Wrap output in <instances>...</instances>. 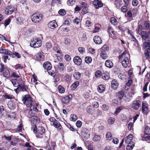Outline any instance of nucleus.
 <instances>
[{
  "instance_id": "18",
  "label": "nucleus",
  "mask_w": 150,
  "mask_h": 150,
  "mask_svg": "<svg viewBox=\"0 0 150 150\" xmlns=\"http://www.w3.org/2000/svg\"><path fill=\"white\" fill-rule=\"evenodd\" d=\"M141 35V38L143 40H145L149 38V33L146 31H142Z\"/></svg>"
},
{
  "instance_id": "44",
  "label": "nucleus",
  "mask_w": 150,
  "mask_h": 150,
  "mask_svg": "<svg viewBox=\"0 0 150 150\" xmlns=\"http://www.w3.org/2000/svg\"><path fill=\"white\" fill-rule=\"evenodd\" d=\"M59 13L61 16H64L66 14V11L63 9H60L58 11Z\"/></svg>"
},
{
  "instance_id": "32",
  "label": "nucleus",
  "mask_w": 150,
  "mask_h": 150,
  "mask_svg": "<svg viewBox=\"0 0 150 150\" xmlns=\"http://www.w3.org/2000/svg\"><path fill=\"white\" fill-rule=\"evenodd\" d=\"M110 22L114 25H117V20L114 17H111L110 18Z\"/></svg>"
},
{
  "instance_id": "46",
  "label": "nucleus",
  "mask_w": 150,
  "mask_h": 150,
  "mask_svg": "<svg viewBox=\"0 0 150 150\" xmlns=\"http://www.w3.org/2000/svg\"><path fill=\"white\" fill-rule=\"evenodd\" d=\"M144 48H147V49H149L150 48V41L145 42L144 45Z\"/></svg>"
},
{
  "instance_id": "15",
  "label": "nucleus",
  "mask_w": 150,
  "mask_h": 150,
  "mask_svg": "<svg viewBox=\"0 0 150 150\" xmlns=\"http://www.w3.org/2000/svg\"><path fill=\"white\" fill-rule=\"evenodd\" d=\"M93 4L96 8L98 9L99 8L103 6V4L99 1L95 0L93 1Z\"/></svg>"
},
{
  "instance_id": "49",
  "label": "nucleus",
  "mask_w": 150,
  "mask_h": 150,
  "mask_svg": "<svg viewBox=\"0 0 150 150\" xmlns=\"http://www.w3.org/2000/svg\"><path fill=\"white\" fill-rule=\"evenodd\" d=\"M70 40L68 38H65L64 39V44L66 45H69L70 43Z\"/></svg>"
},
{
  "instance_id": "31",
  "label": "nucleus",
  "mask_w": 150,
  "mask_h": 150,
  "mask_svg": "<svg viewBox=\"0 0 150 150\" xmlns=\"http://www.w3.org/2000/svg\"><path fill=\"white\" fill-rule=\"evenodd\" d=\"M108 31L109 33L110 34L109 35L110 37H112L113 39H115V38L113 37L112 35V34H113L114 33L112 28L110 27H109L108 28Z\"/></svg>"
},
{
  "instance_id": "24",
  "label": "nucleus",
  "mask_w": 150,
  "mask_h": 150,
  "mask_svg": "<svg viewBox=\"0 0 150 150\" xmlns=\"http://www.w3.org/2000/svg\"><path fill=\"white\" fill-rule=\"evenodd\" d=\"M8 108L11 110H14L15 108V104L12 101H10L8 104Z\"/></svg>"
},
{
  "instance_id": "3",
  "label": "nucleus",
  "mask_w": 150,
  "mask_h": 150,
  "mask_svg": "<svg viewBox=\"0 0 150 150\" xmlns=\"http://www.w3.org/2000/svg\"><path fill=\"white\" fill-rule=\"evenodd\" d=\"M43 17V15L39 13L33 14L31 16L32 21L35 23H38L41 21Z\"/></svg>"
},
{
  "instance_id": "26",
  "label": "nucleus",
  "mask_w": 150,
  "mask_h": 150,
  "mask_svg": "<svg viewBox=\"0 0 150 150\" xmlns=\"http://www.w3.org/2000/svg\"><path fill=\"white\" fill-rule=\"evenodd\" d=\"M79 85V81H76L73 83L71 86V87L72 90H75L76 88Z\"/></svg>"
},
{
  "instance_id": "19",
  "label": "nucleus",
  "mask_w": 150,
  "mask_h": 150,
  "mask_svg": "<svg viewBox=\"0 0 150 150\" xmlns=\"http://www.w3.org/2000/svg\"><path fill=\"white\" fill-rule=\"evenodd\" d=\"M43 66L44 68L47 70H50L52 68L51 64L48 62H46L43 64Z\"/></svg>"
},
{
  "instance_id": "30",
  "label": "nucleus",
  "mask_w": 150,
  "mask_h": 150,
  "mask_svg": "<svg viewBox=\"0 0 150 150\" xmlns=\"http://www.w3.org/2000/svg\"><path fill=\"white\" fill-rule=\"evenodd\" d=\"M53 124L54 127L56 128H57L60 129L62 127V126L60 123L57 120L53 122Z\"/></svg>"
},
{
  "instance_id": "41",
  "label": "nucleus",
  "mask_w": 150,
  "mask_h": 150,
  "mask_svg": "<svg viewBox=\"0 0 150 150\" xmlns=\"http://www.w3.org/2000/svg\"><path fill=\"white\" fill-rule=\"evenodd\" d=\"M146 52H145L144 54L147 59L149 58L150 56V49H148Z\"/></svg>"
},
{
  "instance_id": "21",
  "label": "nucleus",
  "mask_w": 150,
  "mask_h": 150,
  "mask_svg": "<svg viewBox=\"0 0 150 150\" xmlns=\"http://www.w3.org/2000/svg\"><path fill=\"white\" fill-rule=\"evenodd\" d=\"M38 132L41 135L44 134L45 132V128L42 126L38 127Z\"/></svg>"
},
{
  "instance_id": "20",
  "label": "nucleus",
  "mask_w": 150,
  "mask_h": 150,
  "mask_svg": "<svg viewBox=\"0 0 150 150\" xmlns=\"http://www.w3.org/2000/svg\"><path fill=\"white\" fill-rule=\"evenodd\" d=\"M133 136L132 134H130L129 135L128 137L125 138V142L127 144H129L132 143L131 141L132 139Z\"/></svg>"
},
{
  "instance_id": "58",
  "label": "nucleus",
  "mask_w": 150,
  "mask_h": 150,
  "mask_svg": "<svg viewBox=\"0 0 150 150\" xmlns=\"http://www.w3.org/2000/svg\"><path fill=\"white\" fill-rule=\"evenodd\" d=\"M65 59L67 61L69 62L71 60V58L70 56L68 54H66L64 57Z\"/></svg>"
},
{
  "instance_id": "59",
  "label": "nucleus",
  "mask_w": 150,
  "mask_h": 150,
  "mask_svg": "<svg viewBox=\"0 0 150 150\" xmlns=\"http://www.w3.org/2000/svg\"><path fill=\"white\" fill-rule=\"evenodd\" d=\"M132 4L134 6H137L138 4V1L137 0H133L132 1Z\"/></svg>"
},
{
  "instance_id": "14",
  "label": "nucleus",
  "mask_w": 150,
  "mask_h": 150,
  "mask_svg": "<svg viewBox=\"0 0 150 150\" xmlns=\"http://www.w3.org/2000/svg\"><path fill=\"white\" fill-rule=\"evenodd\" d=\"M73 61L74 63L76 65L79 66L81 63V59L79 56H75L73 58Z\"/></svg>"
},
{
  "instance_id": "10",
  "label": "nucleus",
  "mask_w": 150,
  "mask_h": 150,
  "mask_svg": "<svg viewBox=\"0 0 150 150\" xmlns=\"http://www.w3.org/2000/svg\"><path fill=\"white\" fill-rule=\"evenodd\" d=\"M15 91L16 93H18L19 91H26V89L25 87V86L24 85H21L20 84L17 88L15 90Z\"/></svg>"
},
{
  "instance_id": "64",
  "label": "nucleus",
  "mask_w": 150,
  "mask_h": 150,
  "mask_svg": "<svg viewBox=\"0 0 150 150\" xmlns=\"http://www.w3.org/2000/svg\"><path fill=\"white\" fill-rule=\"evenodd\" d=\"M76 125L77 127H80L81 126L82 122L78 120L77 121Z\"/></svg>"
},
{
  "instance_id": "55",
  "label": "nucleus",
  "mask_w": 150,
  "mask_h": 150,
  "mask_svg": "<svg viewBox=\"0 0 150 150\" xmlns=\"http://www.w3.org/2000/svg\"><path fill=\"white\" fill-rule=\"evenodd\" d=\"M17 21L20 24H22L23 23L24 19L21 17H19L17 18Z\"/></svg>"
},
{
  "instance_id": "12",
  "label": "nucleus",
  "mask_w": 150,
  "mask_h": 150,
  "mask_svg": "<svg viewBox=\"0 0 150 150\" xmlns=\"http://www.w3.org/2000/svg\"><path fill=\"white\" fill-rule=\"evenodd\" d=\"M72 97V96L71 94L69 95L68 96L64 97L62 99V102L64 104L67 103H69Z\"/></svg>"
},
{
  "instance_id": "42",
  "label": "nucleus",
  "mask_w": 150,
  "mask_h": 150,
  "mask_svg": "<svg viewBox=\"0 0 150 150\" xmlns=\"http://www.w3.org/2000/svg\"><path fill=\"white\" fill-rule=\"evenodd\" d=\"M101 139V137L98 135H95L93 138V140L94 141H99Z\"/></svg>"
},
{
  "instance_id": "27",
  "label": "nucleus",
  "mask_w": 150,
  "mask_h": 150,
  "mask_svg": "<svg viewBox=\"0 0 150 150\" xmlns=\"http://www.w3.org/2000/svg\"><path fill=\"white\" fill-rule=\"evenodd\" d=\"M81 74L79 72H75L73 74L74 77L76 80L79 79L81 77Z\"/></svg>"
},
{
  "instance_id": "16",
  "label": "nucleus",
  "mask_w": 150,
  "mask_h": 150,
  "mask_svg": "<svg viewBox=\"0 0 150 150\" xmlns=\"http://www.w3.org/2000/svg\"><path fill=\"white\" fill-rule=\"evenodd\" d=\"M94 42L97 44H100L102 43V41L100 38L98 36H95L93 39Z\"/></svg>"
},
{
  "instance_id": "2",
  "label": "nucleus",
  "mask_w": 150,
  "mask_h": 150,
  "mask_svg": "<svg viewBox=\"0 0 150 150\" xmlns=\"http://www.w3.org/2000/svg\"><path fill=\"white\" fill-rule=\"evenodd\" d=\"M127 52L125 51L119 55V58L122 62V64L124 67H127L129 64L128 58L127 56Z\"/></svg>"
},
{
  "instance_id": "63",
  "label": "nucleus",
  "mask_w": 150,
  "mask_h": 150,
  "mask_svg": "<svg viewBox=\"0 0 150 150\" xmlns=\"http://www.w3.org/2000/svg\"><path fill=\"white\" fill-rule=\"evenodd\" d=\"M144 25L146 29H147L149 28L150 25L148 22L145 21L144 23Z\"/></svg>"
},
{
  "instance_id": "47",
  "label": "nucleus",
  "mask_w": 150,
  "mask_h": 150,
  "mask_svg": "<svg viewBox=\"0 0 150 150\" xmlns=\"http://www.w3.org/2000/svg\"><path fill=\"white\" fill-rule=\"evenodd\" d=\"M4 109L3 106H0V117H1L4 114Z\"/></svg>"
},
{
  "instance_id": "36",
  "label": "nucleus",
  "mask_w": 150,
  "mask_h": 150,
  "mask_svg": "<svg viewBox=\"0 0 150 150\" xmlns=\"http://www.w3.org/2000/svg\"><path fill=\"white\" fill-rule=\"evenodd\" d=\"M58 89L59 92L61 93H64L65 91L64 88L61 85L58 86Z\"/></svg>"
},
{
  "instance_id": "7",
  "label": "nucleus",
  "mask_w": 150,
  "mask_h": 150,
  "mask_svg": "<svg viewBox=\"0 0 150 150\" xmlns=\"http://www.w3.org/2000/svg\"><path fill=\"white\" fill-rule=\"evenodd\" d=\"M142 113L144 114H147L149 112L148 104L145 102L142 103Z\"/></svg>"
},
{
  "instance_id": "5",
  "label": "nucleus",
  "mask_w": 150,
  "mask_h": 150,
  "mask_svg": "<svg viewBox=\"0 0 150 150\" xmlns=\"http://www.w3.org/2000/svg\"><path fill=\"white\" fill-rule=\"evenodd\" d=\"M42 45L41 41L39 38H35L31 40L30 42V45L34 48L38 47Z\"/></svg>"
},
{
  "instance_id": "6",
  "label": "nucleus",
  "mask_w": 150,
  "mask_h": 150,
  "mask_svg": "<svg viewBox=\"0 0 150 150\" xmlns=\"http://www.w3.org/2000/svg\"><path fill=\"white\" fill-rule=\"evenodd\" d=\"M1 67L0 68V72H3V75L5 77H8L10 75L9 70L5 66L2 64H0Z\"/></svg>"
},
{
  "instance_id": "43",
  "label": "nucleus",
  "mask_w": 150,
  "mask_h": 150,
  "mask_svg": "<svg viewBox=\"0 0 150 150\" xmlns=\"http://www.w3.org/2000/svg\"><path fill=\"white\" fill-rule=\"evenodd\" d=\"M3 54L11 56L12 54V52L10 51L7 49H4Z\"/></svg>"
},
{
  "instance_id": "45",
  "label": "nucleus",
  "mask_w": 150,
  "mask_h": 150,
  "mask_svg": "<svg viewBox=\"0 0 150 150\" xmlns=\"http://www.w3.org/2000/svg\"><path fill=\"white\" fill-rule=\"evenodd\" d=\"M114 118L113 117H110L108 118V122L109 125L112 124L114 122Z\"/></svg>"
},
{
  "instance_id": "60",
  "label": "nucleus",
  "mask_w": 150,
  "mask_h": 150,
  "mask_svg": "<svg viewBox=\"0 0 150 150\" xmlns=\"http://www.w3.org/2000/svg\"><path fill=\"white\" fill-rule=\"evenodd\" d=\"M8 116L13 119H14L16 117L15 114L14 112H12L10 115H8Z\"/></svg>"
},
{
  "instance_id": "33",
  "label": "nucleus",
  "mask_w": 150,
  "mask_h": 150,
  "mask_svg": "<svg viewBox=\"0 0 150 150\" xmlns=\"http://www.w3.org/2000/svg\"><path fill=\"white\" fill-rule=\"evenodd\" d=\"M102 77L103 79L108 80L109 78V74L108 73H103L102 75Z\"/></svg>"
},
{
  "instance_id": "40",
  "label": "nucleus",
  "mask_w": 150,
  "mask_h": 150,
  "mask_svg": "<svg viewBox=\"0 0 150 150\" xmlns=\"http://www.w3.org/2000/svg\"><path fill=\"white\" fill-rule=\"evenodd\" d=\"M144 132L146 134H150V128L147 126L145 128Z\"/></svg>"
},
{
  "instance_id": "56",
  "label": "nucleus",
  "mask_w": 150,
  "mask_h": 150,
  "mask_svg": "<svg viewBox=\"0 0 150 150\" xmlns=\"http://www.w3.org/2000/svg\"><path fill=\"white\" fill-rule=\"evenodd\" d=\"M108 106L104 104L102 106V109L104 111H107L108 110Z\"/></svg>"
},
{
  "instance_id": "17",
  "label": "nucleus",
  "mask_w": 150,
  "mask_h": 150,
  "mask_svg": "<svg viewBox=\"0 0 150 150\" xmlns=\"http://www.w3.org/2000/svg\"><path fill=\"white\" fill-rule=\"evenodd\" d=\"M119 85L117 81L115 79H113L111 82V86L112 88L114 89L117 88Z\"/></svg>"
},
{
  "instance_id": "51",
  "label": "nucleus",
  "mask_w": 150,
  "mask_h": 150,
  "mask_svg": "<svg viewBox=\"0 0 150 150\" xmlns=\"http://www.w3.org/2000/svg\"><path fill=\"white\" fill-rule=\"evenodd\" d=\"M118 28L121 31L124 32L127 30V28H126L124 26H122V25H119L118 26Z\"/></svg>"
},
{
  "instance_id": "57",
  "label": "nucleus",
  "mask_w": 150,
  "mask_h": 150,
  "mask_svg": "<svg viewBox=\"0 0 150 150\" xmlns=\"http://www.w3.org/2000/svg\"><path fill=\"white\" fill-rule=\"evenodd\" d=\"M4 97L6 99H11L13 98V97L12 96L7 94L4 95Z\"/></svg>"
},
{
  "instance_id": "22",
  "label": "nucleus",
  "mask_w": 150,
  "mask_h": 150,
  "mask_svg": "<svg viewBox=\"0 0 150 150\" xmlns=\"http://www.w3.org/2000/svg\"><path fill=\"white\" fill-rule=\"evenodd\" d=\"M105 65L107 67L109 68H112L113 66V63L110 60H107L106 61Z\"/></svg>"
},
{
  "instance_id": "28",
  "label": "nucleus",
  "mask_w": 150,
  "mask_h": 150,
  "mask_svg": "<svg viewBox=\"0 0 150 150\" xmlns=\"http://www.w3.org/2000/svg\"><path fill=\"white\" fill-rule=\"evenodd\" d=\"M11 82L13 86L15 87H18L20 84L16 79H12L11 80Z\"/></svg>"
},
{
  "instance_id": "1",
  "label": "nucleus",
  "mask_w": 150,
  "mask_h": 150,
  "mask_svg": "<svg viewBox=\"0 0 150 150\" xmlns=\"http://www.w3.org/2000/svg\"><path fill=\"white\" fill-rule=\"evenodd\" d=\"M109 50V47L107 45H103L98 50L100 57L103 59H105L107 58V53Z\"/></svg>"
},
{
  "instance_id": "25",
  "label": "nucleus",
  "mask_w": 150,
  "mask_h": 150,
  "mask_svg": "<svg viewBox=\"0 0 150 150\" xmlns=\"http://www.w3.org/2000/svg\"><path fill=\"white\" fill-rule=\"evenodd\" d=\"M105 90V86L103 85H99L98 88V91L100 93L103 92Z\"/></svg>"
},
{
  "instance_id": "35",
  "label": "nucleus",
  "mask_w": 150,
  "mask_h": 150,
  "mask_svg": "<svg viewBox=\"0 0 150 150\" xmlns=\"http://www.w3.org/2000/svg\"><path fill=\"white\" fill-rule=\"evenodd\" d=\"M117 96L120 100L124 96V93L123 91H121L118 93Z\"/></svg>"
},
{
  "instance_id": "8",
  "label": "nucleus",
  "mask_w": 150,
  "mask_h": 150,
  "mask_svg": "<svg viewBox=\"0 0 150 150\" xmlns=\"http://www.w3.org/2000/svg\"><path fill=\"white\" fill-rule=\"evenodd\" d=\"M141 105V101L139 100L133 101L132 104V107L134 109L137 110Z\"/></svg>"
},
{
  "instance_id": "4",
  "label": "nucleus",
  "mask_w": 150,
  "mask_h": 150,
  "mask_svg": "<svg viewBox=\"0 0 150 150\" xmlns=\"http://www.w3.org/2000/svg\"><path fill=\"white\" fill-rule=\"evenodd\" d=\"M32 98L29 95H25L22 99L24 104L26 105L27 107H31L33 103L32 100Z\"/></svg>"
},
{
  "instance_id": "23",
  "label": "nucleus",
  "mask_w": 150,
  "mask_h": 150,
  "mask_svg": "<svg viewBox=\"0 0 150 150\" xmlns=\"http://www.w3.org/2000/svg\"><path fill=\"white\" fill-rule=\"evenodd\" d=\"M37 60L39 61H42L44 60V56L41 52L38 53L36 55Z\"/></svg>"
},
{
  "instance_id": "52",
  "label": "nucleus",
  "mask_w": 150,
  "mask_h": 150,
  "mask_svg": "<svg viewBox=\"0 0 150 150\" xmlns=\"http://www.w3.org/2000/svg\"><path fill=\"white\" fill-rule=\"evenodd\" d=\"M79 52L81 54H83L85 52V49L82 47H80L78 48Z\"/></svg>"
},
{
  "instance_id": "34",
  "label": "nucleus",
  "mask_w": 150,
  "mask_h": 150,
  "mask_svg": "<svg viewBox=\"0 0 150 150\" xmlns=\"http://www.w3.org/2000/svg\"><path fill=\"white\" fill-rule=\"evenodd\" d=\"M130 145H128L126 147V150H132L134 146V144L132 142V143H130Z\"/></svg>"
},
{
  "instance_id": "39",
  "label": "nucleus",
  "mask_w": 150,
  "mask_h": 150,
  "mask_svg": "<svg viewBox=\"0 0 150 150\" xmlns=\"http://www.w3.org/2000/svg\"><path fill=\"white\" fill-rule=\"evenodd\" d=\"M106 138L107 140H110L112 137V134L110 132H108L106 134Z\"/></svg>"
},
{
  "instance_id": "62",
  "label": "nucleus",
  "mask_w": 150,
  "mask_h": 150,
  "mask_svg": "<svg viewBox=\"0 0 150 150\" xmlns=\"http://www.w3.org/2000/svg\"><path fill=\"white\" fill-rule=\"evenodd\" d=\"M101 74V72L100 71H98L95 73V76L97 77L100 76Z\"/></svg>"
},
{
  "instance_id": "50",
  "label": "nucleus",
  "mask_w": 150,
  "mask_h": 150,
  "mask_svg": "<svg viewBox=\"0 0 150 150\" xmlns=\"http://www.w3.org/2000/svg\"><path fill=\"white\" fill-rule=\"evenodd\" d=\"M71 77L69 75H67L65 76V79L67 82H70L71 80Z\"/></svg>"
},
{
  "instance_id": "11",
  "label": "nucleus",
  "mask_w": 150,
  "mask_h": 150,
  "mask_svg": "<svg viewBox=\"0 0 150 150\" xmlns=\"http://www.w3.org/2000/svg\"><path fill=\"white\" fill-rule=\"evenodd\" d=\"M56 146L55 143L52 142L51 143L50 145L48 143L47 144L46 148L48 150H55Z\"/></svg>"
},
{
  "instance_id": "54",
  "label": "nucleus",
  "mask_w": 150,
  "mask_h": 150,
  "mask_svg": "<svg viewBox=\"0 0 150 150\" xmlns=\"http://www.w3.org/2000/svg\"><path fill=\"white\" fill-rule=\"evenodd\" d=\"M11 20L10 18H8L5 21L4 25L5 27L6 26L10 24Z\"/></svg>"
},
{
  "instance_id": "37",
  "label": "nucleus",
  "mask_w": 150,
  "mask_h": 150,
  "mask_svg": "<svg viewBox=\"0 0 150 150\" xmlns=\"http://www.w3.org/2000/svg\"><path fill=\"white\" fill-rule=\"evenodd\" d=\"M77 119V117L76 115L74 114L71 115L70 116V120H71L75 121Z\"/></svg>"
},
{
  "instance_id": "9",
  "label": "nucleus",
  "mask_w": 150,
  "mask_h": 150,
  "mask_svg": "<svg viewBox=\"0 0 150 150\" xmlns=\"http://www.w3.org/2000/svg\"><path fill=\"white\" fill-rule=\"evenodd\" d=\"M15 10V8L11 6H8L6 7L5 10V13L8 15L11 14Z\"/></svg>"
},
{
  "instance_id": "13",
  "label": "nucleus",
  "mask_w": 150,
  "mask_h": 150,
  "mask_svg": "<svg viewBox=\"0 0 150 150\" xmlns=\"http://www.w3.org/2000/svg\"><path fill=\"white\" fill-rule=\"evenodd\" d=\"M48 25L49 28L52 29H54L58 26L55 20L50 22Z\"/></svg>"
},
{
  "instance_id": "53",
  "label": "nucleus",
  "mask_w": 150,
  "mask_h": 150,
  "mask_svg": "<svg viewBox=\"0 0 150 150\" xmlns=\"http://www.w3.org/2000/svg\"><path fill=\"white\" fill-rule=\"evenodd\" d=\"M67 4L69 5H72L74 4L75 3L74 0H68L67 1Z\"/></svg>"
},
{
  "instance_id": "38",
  "label": "nucleus",
  "mask_w": 150,
  "mask_h": 150,
  "mask_svg": "<svg viewBox=\"0 0 150 150\" xmlns=\"http://www.w3.org/2000/svg\"><path fill=\"white\" fill-rule=\"evenodd\" d=\"M85 60L86 63L89 64L91 62L92 59L91 57H85Z\"/></svg>"
},
{
  "instance_id": "48",
  "label": "nucleus",
  "mask_w": 150,
  "mask_h": 150,
  "mask_svg": "<svg viewBox=\"0 0 150 150\" xmlns=\"http://www.w3.org/2000/svg\"><path fill=\"white\" fill-rule=\"evenodd\" d=\"M118 77L122 80L124 79L125 78L126 76L125 75L122 73H120L118 75Z\"/></svg>"
},
{
  "instance_id": "29",
  "label": "nucleus",
  "mask_w": 150,
  "mask_h": 150,
  "mask_svg": "<svg viewBox=\"0 0 150 150\" xmlns=\"http://www.w3.org/2000/svg\"><path fill=\"white\" fill-rule=\"evenodd\" d=\"M20 74L18 71L17 72H13L11 75V77L14 78H19L20 76Z\"/></svg>"
},
{
  "instance_id": "61",
  "label": "nucleus",
  "mask_w": 150,
  "mask_h": 150,
  "mask_svg": "<svg viewBox=\"0 0 150 150\" xmlns=\"http://www.w3.org/2000/svg\"><path fill=\"white\" fill-rule=\"evenodd\" d=\"M122 107L118 108L116 109V111L115 112V113L116 115H117L120 111L122 109Z\"/></svg>"
}]
</instances>
